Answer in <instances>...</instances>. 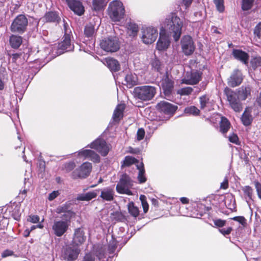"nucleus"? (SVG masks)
<instances>
[{"label": "nucleus", "mask_w": 261, "mask_h": 261, "mask_svg": "<svg viewBox=\"0 0 261 261\" xmlns=\"http://www.w3.org/2000/svg\"><path fill=\"white\" fill-rule=\"evenodd\" d=\"M232 229L231 227H228L227 228L219 229V231L223 235H227L230 233Z\"/></svg>", "instance_id": "nucleus-59"}, {"label": "nucleus", "mask_w": 261, "mask_h": 261, "mask_svg": "<svg viewBox=\"0 0 261 261\" xmlns=\"http://www.w3.org/2000/svg\"><path fill=\"white\" fill-rule=\"evenodd\" d=\"M241 120L244 125L246 126L250 125L252 120L250 113L245 110L242 116Z\"/></svg>", "instance_id": "nucleus-38"}, {"label": "nucleus", "mask_w": 261, "mask_h": 261, "mask_svg": "<svg viewBox=\"0 0 261 261\" xmlns=\"http://www.w3.org/2000/svg\"><path fill=\"white\" fill-rule=\"evenodd\" d=\"M74 45L71 43V36L70 34L65 33L63 41L58 45L57 55H61L65 51H72Z\"/></svg>", "instance_id": "nucleus-13"}, {"label": "nucleus", "mask_w": 261, "mask_h": 261, "mask_svg": "<svg viewBox=\"0 0 261 261\" xmlns=\"http://www.w3.org/2000/svg\"><path fill=\"white\" fill-rule=\"evenodd\" d=\"M28 23L27 17L24 15H19L13 21L11 30L14 33H22L25 31Z\"/></svg>", "instance_id": "nucleus-8"}, {"label": "nucleus", "mask_w": 261, "mask_h": 261, "mask_svg": "<svg viewBox=\"0 0 261 261\" xmlns=\"http://www.w3.org/2000/svg\"><path fill=\"white\" fill-rule=\"evenodd\" d=\"M100 45L103 50L110 53L116 52L120 48L118 39L116 37H110L103 39Z\"/></svg>", "instance_id": "nucleus-7"}, {"label": "nucleus", "mask_w": 261, "mask_h": 261, "mask_svg": "<svg viewBox=\"0 0 261 261\" xmlns=\"http://www.w3.org/2000/svg\"><path fill=\"white\" fill-rule=\"evenodd\" d=\"M117 242L115 239H114L113 237H112V239L110 241L108 249H107V254L109 257H112L113 256V254L115 251V250L117 248Z\"/></svg>", "instance_id": "nucleus-31"}, {"label": "nucleus", "mask_w": 261, "mask_h": 261, "mask_svg": "<svg viewBox=\"0 0 261 261\" xmlns=\"http://www.w3.org/2000/svg\"><path fill=\"white\" fill-rule=\"evenodd\" d=\"M39 217L37 215H31L29 216L28 220L32 223H36L39 221Z\"/></svg>", "instance_id": "nucleus-58"}, {"label": "nucleus", "mask_w": 261, "mask_h": 261, "mask_svg": "<svg viewBox=\"0 0 261 261\" xmlns=\"http://www.w3.org/2000/svg\"><path fill=\"white\" fill-rule=\"evenodd\" d=\"M201 79V73L198 71L187 72L181 80V83L186 85H196L199 83Z\"/></svg>", "instance_id": "nucleus-14"}, {"label": "nucleus", "mask_w": 261, "mask_h": 261, "mask_svg": "<svg viewBox=\"0 0 261 261\" xmlns=\"http://www.w3.org/2000/svg\"><path fill=\"white\" fill-rule=\"evenodd\" d=\"M128 212L131 216L136 218L139 215V210L138 208L135 206V204L132 202L128 203L127 205Z\"/></svg>", "instance_id": "nucleus-37"}, {"label": "nucleus", "mask_w": 261, "mask_h": 261, "mask_svg": "<svg viewBox=\"0 0 261 261\" xmlns=\"http://www.w3.org/2000/svg\"><path fill=\"white\" fill-rule=\"evenodd\" d=\"M182 52L186 56L192 55L195 50V46L192 37L189 35L182 37L181 41Z\"/></svg>", "instance_id": "nucleus-11"}, {"label": "nucleus", "mask_w": 261, "mask_h": 261, "mask_svg": "<svg viewBox=\"0 0 261 261\" xmlns=\"http://www.w3.org/2000/svg\"><path fill=\"white\" fill-rule=\"evenodd\" d=\"M224 93L227 96L230 107L236 112L242 111V106L240 102L241 99L236 91H232L228 88H226Z\"/></svg>", "instance_id": "nucleus-5"}, {"label": "nucleus", "mask_w": 261, "mask_h": 261, "mask_svg": "<svg viewBox=\"0 0 261 261\" xmlns=\"http://www.w3.org/2000/svg\"><path fill=\"white\" fill-rule=\"evenodd\" d=\"M44 19L46 22H58L60 20V18L58 15L54 12H49L45 14Z\"/></svg>", "instance_id": "nucleus-34"}, {"label": "nucleus", "mask_w": 261, "mask_h": 261, "mask_svg": "<svg viewBox=\"0 0 261 261\" xmlns=\"http://www.w3.org/2000/svg\"><path fill=\"white\" fill-rule=\"evenodd\" d=\"M229 141L233 143L238 144L239 138L236 134H232L228 137Z\"/></svg>", "instance_id": "nucleus-56"}, {"label": "nucleus", "mask_w": 261, "mask_h": 261, "mask_svg": "<svg viewBox=\"0 0 261 261\" xmlns=\"http://www.w3.org/2000/svg\"><path fill=\"white\" fill-rule=\"evenodd\" d=\"M70 204L66 203L59 206L56 210V212L59 214H62L70 210Z\"/></svg>", "instance_id": "nucleus-43"}, {"label": "nucleus", "mask_w": 261, "mask_h": 261, "mask_svg": "<svg viewBox=\"0 0 261 261\" xmlns=\"http://www.w3.org/2000/svg\"><path fill=\"white\" fill-rule=\"evenodd\" d=\"M13 254V252L12 250H6L3 251V252L2 253V257L3 258L11 256Z\"/></svg>", "instance_id": "nucleus-62"}, {"label": "nucleus", "mask_w": 261, "mask_h": 261, "mask_svg": "<svg viewBox=\"0 0 261 261\" xmlns=\"http://www.w3.org/2000/svg\"><path fill=\"white\" fill-rule=\"evenodd\" d=\"M210 98L206 95H204L199 97V102L201 109H204L209 102Z\"/></svg>", "instance_id": "nucleus-45"}, {"label": "nucleus", "mask_w": 261, "mask_h": 261, "mask_svg": "<svg viewBox=\"0 0 261 261\" xmlns=\"http://www.w3.org/2000/svg\"><path fill=\"white\" fill-rule=\"evenodd\" d=\"M78 155L84 159H89L94 163L100 162V156L93 150L90 149H82L79 151Z\"/></svg>", "instance_id": "nucleus-18"}, {"label": "nucleus", "mask_w": 261, "mask_h": 261, "mask_svg": "<svg viewBox=\"0 0 261 261\" xmlns=\"http://www.w3.org/2000/svg\"><path fill=\"white\" fill-rule=\"evenodd\" d=\"M59 195L58 191H54L48 195V199L49 201H52L55 199Z\"/></svg>", "instance_id": "nucleus-57"}, {"label": "nucleus", "mask_w": 261, "mask_h": 261, "mask_svg": "<svg viewBox=\"0 0 261 261\" xmlns=\"http://www.w3.org/2000/svg\"><path fill=\"white\" fill-rule=\"evenodd\" d=\"M137 160L130 156H126L124 160V165L125 166H129L137 162Z\"/></svg>", "instance_id": "nucleus-49"}, {"label": "nucleus", "mask_w": 261, "mask_h": 261, "mask_svg": "<svg viewBox=\"0 0 261 261\" xmlns=\"http://www.w3.org/2000/svg\"><path fill=\"white\" fill-rule=\"evenodd\" d=\"M241 100H245L251 94V88L249 86H242L236 91Z\"/></svg>", "instance_id": "nucleus-25"}, {"label": "nucleus", "mask_w": 261, "mask_h": 261, "mask_svg": "<svg viewBox=\"0 0 261 261\" xmlns=\"http://www.w3.org/2000/svg\"><path fill=\"white\" fill-rule=\"evenodd\" d=\"M256 102L257 106L261 108V92L256 97Z\"/></svg>", "instance_id": "nucleus-64"}, {"label": "nucleus", "mask_w": 261, "mask_h": 261, "mask_svg": "<svg viewBox=\"0 0 261 261\" xmlns=\"http://www.w3.org/2000/svg\"><path fill=\"white\" fill-rule=\"evenodd\" d=\"M214 3L216 7L217 10L220 13L224 12L225 7L224 0H214Z\"/></svg>", "instance_id": "nucleus-46"}, {"label": "nucleus", "mask_w": 261, "mask_h": 261, "mask_svg": "<svg viewBox=\"0 0 261 261\" xmlns=\"http://www.w3.org/2000/svg\"><path fill=\"white\" fill-rule=\"evenodd\" d=\"M10 44L12 48H17L22 43V38L16 35H12L10 38Z\"/></svg>", "instance_id": "nucleus-32"}, {"label": "nucleus", "mask_w": 261, "mask_h": 261, "mask_svg": "<svg viewBox=\"0 0 261 261\" xmlns=\"http://www.w3.org/2000/svg\"><path fill=\"white\" fill-rule=\"evenodd\" d=\"M125 9L123 4L119 1L115 0L111 2L108 8V14L114 22L120 21L123 18Z\"/></svg>", "instance_id": "nucleus-2"}, {"label": "nucleus", "mask_w": 261, "mask_h": 261, "mask_svg": "<svg viewBox=\"0 0 261 261\" xmlns=\"http://www.w3.org/2000/svg\"><path fill=\"white\" fill-rule=\"evenodd\" d=\"M145 197L144 195H141L140 199L141 200L142 207L144 213H146L148 210V204L147 201L145 200Z\"/></svg>", "instance_id": "nucleus-51"}, {"label": "nucleus", "mask_w": 261, "mask_h": 261, "mask_svg": "<svg viewBox=\"0 0 261 261\" xmlns=\"http://www.w3.org/2000/svg\"><path fill=\"white\" fill-rule=\"evenodd\" d=\"M125 106L124 105H118L116 108L114 114L113 119L115 121L119 120L123 115V112L124 110Z\"/></svg>", "instance_id": "nucleus-33"}, {"label": "nucleus", "mask_w": 261, "mask_h": 261, "mask_svg": "<svg viewBox=\"0 0 261 261\" xmlns=\"http://www.w3.org/2000/svg\"><path fill=\"white\" fill-rule=\"evenodd\" d=\"M115 192L111 187H106L101 190L100 197L105 201H111L114 199Z\"/></svg>", "instance_id": "nucleus-24"}, {"label": "nucleus", "mask_w": 261, "mask_h": 261, "mask_svg": "<svg viewBox=\"0 0 261 261\" xmlns=\"http://www.w3.org/2000/svg\"><path fill=\"white\" fill-rule=\"evenodd\" d=\"M133 186V181L128 175L124 174L117 184L116 190L119 194L131 195L133 193L130 189Z\"/></svg>", "instance_id": "nucleus-4"}, {"label": "nucleus", "mask_w": 261, "mask_h": 261, "mask_svg": "<svg viewBox=\"0 0 261 261\" xmlns=\"http://www.w3.org/2000/svg\"><path fill=\"white\" fill-rule=\"evenodd\" d=\"M86 240V236L83 228H78L74 230L72 238V244L79 247Z\"/></svg>", "instance_id": "nucleus-17"}, {"label": "nucleus", "mask_w": 261, "mask_h": 261, "mask_svg": "<svg viewBox=\"0 0 261 261\" xmlns=\"http://www.w3.org/2000/svg\"><path fill=\"white\" fill-rule=\"evenodd\" d=\"M158 35V30L152 27L145 28L142 31V40L146 44L154 42Z\"/></svg>", "instance_id": "nucleus-9"}, {"label": "nucleus", "mask_w": 261, "mask_h": 261, "mask_svg": "<svg viewBox=\"0 0 261 261\" xmlns=\"http://www.w3.org/2000/svg\"><path fill=\"white\" fill-rule=\"evenodd\" d=\"M242 80L241 72L239 70H235L228 79V85L232 87H235L241 84Z\"/></svg>", "instance_id": "nucleus-21"}, {"label": "nucleus", "mask_w": 261, "mask_h": 261, "mask_svg": "<svg viewBox=\"0 0 261 261\" xmlns=\"http://www.w3.org/2000/svg\"><path fill=\"white\" fill-rule=\"evenodd\" d=\"M228 187V180L227 177H225L224 181L221 182L220 185V189L225 190Z\"/></svg>", "instance_id": "nucleus-61"}, {"label": "nucleus", "mask_w": 261, "mask_h": 261, "mask_svg": "<svg viewBox=\"0 0 261 261\" xmlns=\"http://www.w3.org/2000/svg\"><path fill=\"white\" fill-rule=\"evenodd\" d=\"M184 112L188 115L197 116L199 114V110L194 106L187 107L185 109Z\"/></svg>", "instance_id": "nucleus-40"}, {"label": "nucleus", "mask_w": 261, "mask_h": 261, "mask_svg": "<svg viewBox=\"0 0 261 261\" xmlns=\"http://www.w3.org/2000/svg\"><path fill=\"white\" fill-rule=\"evenodd\" d=\"M182 24L180 18L173 14L169 15L164 21L165 27L171 35L172 34L175 41L180 37Z\"/></svg>", "instance_id": "nucleus-1"}, {"label": "nucleus", "mask_w": 261, "mask_h": 261, "mask_svg": "<svg viewBox=\"0 0 261 261\" xmlns=\"http://www.w3.org/2000/svg\"><path fill=\"white\" fill-rule=\"evenodd\" d=\"M92 169V165L91 163L87 162H85L73 171V176L75 178H85L90 175Z\"/></svg>", "instance_id": "nucleus-12"}, {"label": "nucleus", "mask_w": 261, "mask_h": 261, "mask_svg": "<svg viewBox=\"0 0 261 261\" xmlns=\"http://www.w3.org/2000/svg\"><path fill=\"white\" fill-rule=\"evenodd\" d=\"M253 0H243L242 9L244 11H247L252 8Z\"/></svg>", "instance_id": "nucleus-47"}, {"label": "nucleus", "mask_w": 261, "mask_h": 261, "mask_svg": "<svg viewBox=\"0 0 261 261\" xmlns=\"http://www.w3.org/2000/svg\"><path fill=\"white\" fill-rule=\"evenodd\" d=\"M170 43L168 35L162 33H160V38L156 43V48L159 50H164L168 48Z\"/></svg>", "instance_id": "nucleus-22"}, {"label": "nucleus", "mask_w": 261, "mask_h": 261, "mask_svg": "<svg viewBox=\"0 0 261 261\" xmlns=\"http://www.w3.org/2000/svg\"><path fill=\"white\" fill-rule=\"evenodd\" d=\"M95 253L98 260H100L108 255L106 247L101 245H98L95 247Z\"/></svg>", "instance_id": "nucleus-28"}, {"label": "nucleus", "mask_w": 261, "mask_h": 261, "mask_svg": "<svg viewBox=\"0 0 261 261\" xmlns=\"http://www.w3.org/2000/svg\"><path fill=\"white\" fill-rule=\"evenodd\" d=\"M232 54L236 59L240 61L245 65L248 64L249 56L247 53L241 49H234L232 50Z\"/></svg>", "instance_id": "nucleus-23"}, {"label": "nucleus", "mask_w": 261, "mask_h": 261, "mask_svg": "<svg viewBox=\"0 0 261 261\" xmlns=\"http://www.w3.org/2000/svg\"><path fill=\"white\" fill-rule=\"evenodd\" d=\"M214 224L218 227H222L225 224V221L221 219H217L214 221Z\"/></svg>", "instance_id": "nucleus-63"}, {"label": "nucleus", "mask_w": 261, "mask_h": 261, "mask_svg": "<svg viewBox=\"0 0 261 261\" xmlns=\"http://www.w3.org/2000/svg\"><path fill=\"white\" fill-rule=\"evenodd\" d=\"M251 63L252 64V67L254 68H255L258 66H261V57H254L252 59Z\"/></svg>", "instance_id": "nucleus-48"}, {"label": "nucleus", "mask_w": 261, "mask_h": 261, "mask_svg": "<svg viewBox=\"0 0 261 261\" xmlns=\"http://www.w3.org/2000/svg\"><path fill=\"white\" fill-rule=\"evenodd\" d=\"M95 32V29L94 26L91 24L89 23L86 25L85 28L84 33L85 35L87 37H92Z\"/></svg>", "instance_id": "nucleus-42"}, {"label": "nucleus", "mask_w": 261, "mask_h": 261, "mask_svg": "<svg viewBox=\"0 0 261 261\" xmlns=\"http://www.w3.org/2000/svg\"><path fill=\"white\" fill-rule=\"evenodd\" d=\"M255 186L258 197L261 199V184L256 181L255 182Z\"/></svg>", "instance_id": "nucleus-60"}, {"label": "nucleus", "mask_w": 261, "mask_h": 261, "mask_svg": "<svg viewBox=\"0 0 261 261\" xmlns=\"http://www.w3.org/2000/svg\"><path fill=\"white\" fill-rule=\"evenodd\" d=\"M124 82L128 88H132L134 86L136 85L138 83V77L137 75L135 73L132 72L127 73L125 76Z\"/></svg>", "instance_id": "nucleus-26"}, {"label": "nucleus", "mask_w": 261, "mask_h": 261, "mask_svg": "<svg viewBox=\"0 0 261 261\" xmlns=\"http://www.w3.org/2000/svg\"><path fill=\"white\" fill-rule=\"evenodd\" d=\"M156 108L161 112L167 115L173 114L177 109L176 106L165 101H162L158 103Z\"/></svg>", "instance_id": "nucleus-16"}, {"label": "nucleus", "mask_w": 261, "mask_h": 261, "mask_svg": "<svg viewBox=\"0 0 261 261\" xmlns=\"http://www.w3.org/2000/svg\"><path fill=\"white\" fill-rule=\"evenodd\" d=\"M254 33L256 37L261 39V22L255 27Z\"/></svg>", "instance_id": "nucleus-54"}, {"label": "nucleus", "mask_w": 261, "mask_h": 261, "mask_svg": "<svg viewBox=\"0 0 261 261\" xmlns=\"http://www.w3.org/2000/svg\"><path fill=\"white\" fill-rule=\"evenodd\" d=\"M61 217L64 221L68 222L69 223L70 220L74 216V213L71 210L61 214Z\"/></svg>", "instance_id": "nucleus-44"}, {"label": "nucleus", "mask_w": 261, "mask_h": 261, "mask_svg": "<svg viewBox=\"0 0 261 261\" xmlns=\"http://www.w3.org/2000/svg\"><path fill=\"white\" fill-rule=\"evenodd\" d=\"M137 169L139 170L138 175V179L140 184H142L146 181V177L145 174V170L144 168V165L142 162L138 163L136 165Z\"/></svg>", "instance_id": "nucleus-29"}, {"label": "nucleus", "mask_w": 261, "mask_h": 261, "mask_svg": "<svg viewBox=\"0 0 261 261\" xmlns=\"http://www.w3.org/2000/svg\"><path fill=\"white\" fill-rule=\"evenodd\" d=\"M106 5V0H93V7L95 11L103 9Z\"/></svg>", "instance_id": "nucleus-41"}, {"label": "nucleus", "mask_w": 261, "mask_h": 261, "mask_svg": "<svg viewBox=\"0 0 261 261\" xmlns=\"http://www.w3.org/2000/svg\"><path fill=\"white\" fill-rule=\"evenodd\" d=\"M242 190L246 195H247L250 199L251 198L252 194V189L250 187L245 186L243 188Z\"/></svg>", "instance_id": "nucleus-53"}, {"label": "nucleus", "mask_w": 261, "mask_h": 261, "mask_svg": "<svg viewBox=\"0 0 261 261\" xmlns=\"http://www.w3.org/2000/svg\"><path fill=\"white\" fill-rule=\"evenodd\" d=\"M70 9L75 14L80 16L84 12V7L82 3L76 0H66Z\"/></svg>", "instance_id": "nucleus-20"}, {"label": "nucleus", "mask_w": 261, "mask_h": 261, "mask_svg": "<svg viewBox=\"0 0 261 261\" xmlns=\"http://www.w3.org/2000/svg\"><path fill=\"white\" fill-rule=\"evenodd\" d=\"M230 125V124L228 119L225 117H222L220 123V132L223 134L226 133L229 129Z\"/></svg>", "instance_id": "nucleus-35"}, {"label": "nucleus", "mask_w": 261, "mask_h": 261, "mask_svg": "<svg viewBox=\"0 0 261 261\" xmlns=\"http://www.w3.org/2000/svg\"><path fill=\"white\" fill-rule=\"evenodd\" d=\"M90 148L96 150L101 155H107L110 150L109 145L101 138H97L88 145Z\"/></svg>", "instance_id": "nucleus-10"}, {"label": "nucleus", "mask_w": 261, "mask_h": 261, "mask_svg": "<svg viewBox=\"0 0 261 261\" xmlns=\"http://www.w3.org/2000/svg\"><path fill=\"white\" fill-rule=\"evenodd\" d=\"M139 29L138 25L133 22H129L127 24V33L132 37H134L137 34Z\"/></svg>", "instance_id": "nucleus-36"}, {"label": "nucleus", "mask_w": 261, "mask_h": 261, "mask_svg": "<svg viewBox=\"0 0 261 261\" xmlns=\"http://www.w3.org/2000/svg\"><path fill=\"white\" fill-rule=\"evenodd\" d=\"M145 135V131L143 128L138 129L137 133V138L138 141L142 140Z\"/></svg>", "instance_id": "nucleus-55"}, {"label": "nucleus", "mask_w": 261, "mask_h": 261, "mask_svg": "<svg viewBox=\"0 0 261 261\" xmlns=\"http://www.w3.org/2000/svg\"><path fill=\"white\" fill-rule=\"evenodd\" d=\"M97 195L96 191H90L86 193L78 195L77 199L80 201H89L92 199L95 198Z\"/></svg>", "instance_id": "nucleus-30"}, {"label": "nucleus", "mask_w": 261, "mask_h": 261, "mask_svg": "<svg viewBox=\"0 0 261 261\" xmlns=\"http://www.w3.org/2000/svg\"><path fill=\"white\" fill-rule=\"evenodd\" d=\"M98 259L95 254L92 253H88L84 256L83 261H97Z\"/></svg>", "instance_id": "nucleus-50"}, {"label": "nucleus", "mask_w": 261, "mask_h": 261, "mask_svg": "<svg viewBox=\"0 0 261 261\" xmlns=\"http://www.w3.org/2000/svg\"><path fill=\"white\" fill-rule=\"evenodd\" d=\"M134 92L137 98L143 101H148L153 98L156 93V89L151 86H142L136 87Z\"/></svg>", "instance_id": "nucleus-3"}, {"label": "nucleus", "mask_w": 261, "mask_h": 261, "mask_svg": "<svg viewBox=\"0 0 261 261\" xmlns=\"http://www.w3.org/2000/svg\"><path fill=\"white\" fill-rule=\"evenodd\" d=\"M161 86L165 96L169 97L173 91L174 82L166 75L161 81Z\"/></svg>", "instance_id": "nucleus-19"}, {"label": "nucleus", "mask_w": 261, "mask_h": 261, "mask_svg": "<svg viewBox=\"0 0 261 261\" xmlns=\"http://www.w3.org/2000/svg\"><path fill=\"white\" fill-rule=\"evenodd\" d=\"M193 91V88L191 87H185L178 89L176 91V93L180 96H189L192 94Z\"/></svg>", "instance_id": "nucleus-39"}, {"label": "nucleus", "mask_w": 261, "mask_h": 261, "mask_svg": "<svg viewBox=\"0 0 261 261\" xmlns=\"http://www.w3.org/2000/svg\"><path fill=\"white\" fill-rule=\"evenodd\" d=\"M69 224L68 222L63 220L55 221L53 226L52 229L54 233L57 237L62 236L67 230Z\"/></svg>", "instance_id": "nucleus-15"}, {"label": "nucleus", "mask_w": 261, "mask_h": 261, "mask_svg": "<svg viewBox=\"0 0 261 261\" xmlns=\"http://www.w3.org/2000/svg\"><path fill=\"white\" fill-rule=\"evenodd\" d=\"M80 251L79 247L73 244L67 245L63 249L62 257L66 261H74L77 259Z\"/></svg>", "instance_id": "nucleus-6"}, {"label": "nucleus", "mask_w": 261, "mask_h": 261, "mask_svg": "<svg viewBox=\"0 0 261 261\" xmlns=\"http://www.w3.org/2000/svg\"><path fill=\"white\" fill-rule=\"evenodd\" d=\"M234 221H237L239 222L241 224H242L244 227H245L246 225V220L243 216H237L232 218Z\"/></svg>", "instance_id": "nucleus-52"}, {"label": "nucleus", "mask_w": 261, "mask_h": 261, "mask_svg": "<svg viewBox=\"0 0 261 261\" xmlns=\"http://www.w3.org/2000/svg\"><path fill=\"white\" fill-rule=\"evenodd\" d=\"M105 62V64L111 71H117L119 70L120 65L116 60L113 58H107Z\"/></svg>", "instance_id": "nucleus-27"}]
</instances>
